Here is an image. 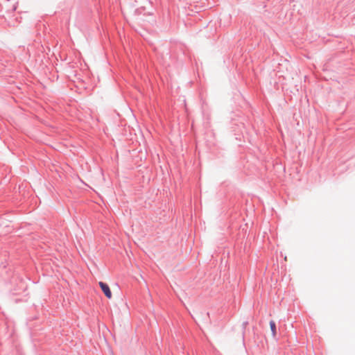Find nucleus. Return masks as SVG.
Wrapping results in <instances>:
<instances>
[{"mask_svg":"<svg viewBox=\"0 0 355 355\" xmlns=\"http://www.w3.org/2000/svg\"><path fill=\"white\" fill-rule=\"evenodd\" d=\"M270 327L272 334L275 337L277 334V328H276V324H275V321H273V320L270 321Z\"/></svg>","mask_w":355,"mask_h":355,"instance_id":"f03ea898","label":"nucleus"},{"mask_svg":"<svg viewBox=\"0 0 355 355\" xmlns=\"http://www.w3.org/2000/svg\"><path fill=\"white\" fill-rule=\"evenodd\" d=\"M102 291L104 293L105 295L108 298L110 299L112 297V292L110 291V288L109 286L103 282H100L98 283Z\"/></svg>","mask_w":355,"mask_h":355,"instance_id":"f257e3e1","label":"nucleus"}]
</instances>
